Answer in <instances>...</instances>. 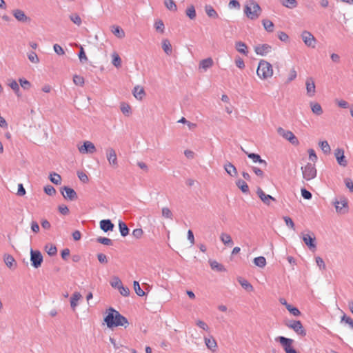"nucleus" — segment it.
<instances>
[{
  "label": "nucleus",
  "mask_w": 353,
  "mask_h": 353,
  "mask_svg": "<svg viewBox=\"0 0 353 353\" xmlns=\"http://www.w3.org/2000/svg\"><path fill=\"white\" fill-rule=\"evenodd\" d=\"M241 285L246 290L252 291L253 290L252 285L245 279H241L239 280Z\"/></svg>",
  "instance_id": "obj_45"
},
{
  "label": "nucleus",
  "mask_w": 353,
  "mask_h": 353,
  "mask_svg": "<svg viewBox=\"0 0 353 353\" xmlns=\"http://www.w3.org/2000/svg\"><path fill=\"white\" fill-rule=\"evenodd\" d=\"M204 340H205V343L206 346L210 350H213L214 347H216V342L215 341L214 339L205 337Z\"/></svg>",
  "instance_id": "obj_44"
},
{
  "label": "nucleus",
  "mask_w": 353,
  "mask_h": 353,
  "mask_svg": "<svg viewBox=\"0 0 353 353\" xmlns=\"http://www.w3.org/2000/svg\"><path fill=\"white\" fill-rule=\"evenodd\" d=\"M162 216L166 219H173V214L168 208H163Z\"/></svg>",
  "instance_id": "obj_50"
},
{
  "label": "nucleus",
  "mask_w": 353,
  "mask_h": 353,
  "mask_svg": "<svg viewBox=\"0 0 353 353\" xmlns=\"http://www.w3.org/2000/svg\"><path fill=\"white\" fill-rule=\"evenodd\" d=\"M70 20L77 26H80L81 24V19L77 14H74L70 16Z\"/></svg>",
  "instance_id": "obj_54"
},
{
  "label": "nucleus",
  "mask_w": 353,
  "mask_h": 353,
  "mask_svg": "<svg viewBox=\"0 0 353 353\" xmlns=\"http://www.w3.org/2000/svg\"><path fill=\"white\" fill-rule=\"evenodd\" d=\"M50 180L54 184L59 185L61 184V177L59 174L53 172L50 174Z\"/></svg>",
  "instance_id": "obj_37"
},
{
  "label": "nucleus",
  "mask_w": 353,
  "mask_h": 353,
  "mask_svg": "<svg viewBox=\"0 0 353 353\" xmlns=\"http://www.w3.org/2000/svg\"><path fill=\"white\" fill-rule=\"evenodd\" d=\"M154 28L157 32H159L161 33L164 32V23L162 20H158L154 23Z\"/></svg>",
  "instance_id": "obj_48"
},
{
  "label": "nucleus",
  "mask_w": 353,
  "mask_h": 353,
  "mask_svg": "<svg viewBox=\"0 0 353 353\" xmlns=\"http://www.w3.org/2000/svg\"><path fill=\"white\" fill-rule=\"evenodd\" d=\"M133 95L137 99L141 100L145 95L143 88L139 85L135 86L133 90Z\"/></svg>",
  "instance_id": "obj_24"
},
{
  "label": "nucleus",
  "mask_w": 353,
  "mask_h": 353,
  "mask_svg": "<svg viewBox=\"0 0 353 353\" xmlns=\"http://www.w3.org/2000/svg\"><path fill=\"white\" fill-rule=\"evenodd\" d=\"M106 157L110 163L113 167L118 165V161L115 150L112 148H108L106 150Z\"/></svg>",
  "instance_id": "obj_11"
},
{
  "label": "nucleus",
  "mask_w": 353,
  "mask_h": 353,
  "mask_svg": "<svg viewBox=\"0 0 353 353\" xmlns=\"http://www.w3.org/2000/svg\"><path fill=\"white\" fill-rule=\"evenodd\" d=\"M28 59L32 63H38L39 61L37 54L34 52H30L28 54Z\"/></svg>",
  "instance_id": "obj_63"
},
{
  "label": "nucleus",
  "mask_w": 353,
  "mask_h": 353,
  "mask_svg": "<svg viewBox=\"0 0 353 353\" xmlns=\"http://www.w3.org/2000/svg\"><path fill=\"white\" fill-rule=\"evenodd\" d=\"M334 156L336 159L338 163L343 167H345L347 164V161L344 155V150L341 148H337L334 151Z\"/></svg>",
  "instance_id": "obj_13"
},
{
  "label": "nucleus",
  "mask_w": 353,
  "mask_h": 353,
  "mask_svg": "<svg viewBox=\"0 0 353 353\" xmlns=\"http://www.w3.org/2000/svg\"><path fill=\"white\" fill-rule=\"evenodd\" d=\"M134 289L136 294L139 296H143L145 295V292L141 288L139 283L137 281H134L133 283Z\"/></svg>",
  "instance_id": "obj_43"
},
{
  "label": "nucleus",
  "mask_w": 353,
  "mask_h": 353,
  "mask_svg": "<svg viewBox=\"0 0 353 353\" xmlns=\"http://www.w3.org/2000/svg\"><path fill=\"white\" fill-rule=\"evenodd\" d=\"M235 48L236 50L241 54L247 56L248 54V46L243 41H236L235 43Z\"/></svg>",
  "instance_id": "obj_22"
},
{
  "label": "nucleus",
  "mask_w": 353,
  "mask_h": 353,
  "mask_svg": "<svg viewBox=\"0 0 353 353\" xmlns=\"http://www.w3.org/2000/svg\"><path fill=\"white\" fill-rule=\"evenodd\" d=\"M336 210L338 213L344 214L347 212V202L345 199L341 201H336L334 202Z\"/></svg>",
  "instance_id": "obj_12"
},
{
  "label": "nucleus",
  "mask_w": 353,
  "mask_h": 353,
  "mask_svg": "<svg viewBox=\"0 0 353 353\" xmlns=\"http://www.w3.org/2000/svg\"><path fill=\"white\" fill-rule=\"evenodd\" d=\"M78 149L82 154H92L96 150L94 145L89 141H84L83 144L79 146Z\"/></svg>",
  "instance_id": "obj_10"
},
{
  "label": "nucleus",
  "mask_w": 353,
  "mask_h": 353,
  "mask_svg": "<svg viewBox=\"0 0 353 353\" xmlns=\"http://www.w3.org/2000/svg\"><path fill=\"white\" fill-rule=\"evenodd\" d=\"M111 31L118 38H123L125 37L123 30L118 26H112L111 27Z\"/></svg>",
  "instance_id": "obj_29"
},
{
  "label": "nucleus",
  "mask_w": 353,
  "mask_h": 353,
  "mask_svg": "<svg viewBox=\"0 0 353 353\" xmlns=\"http://www.w3.org/2000/svg\"><path fill=\"white\" fill-rule=\"evenodd\" d=\"M104 321L109 328L128 324V319L112 307L108 309V312L104 318Z\"/></svg>",
  "instance_id": "obj_1"
},
{
  "label": "nucleus",
  "mask_w": 353,
  "mask_h": 353,
  "mask_svg": "<svg viewBox=\"0 0 353 353\" xmlns=\"http://www.w3.org/2000/svg\"><path fill=\"white\" fill-rule=\"evenodd\" d=\"M118 290H119L120 294L123 296H128L130 294V290L127 287L121 285V287Z\"/></svg>",
  "instance_id": "obj_62"
},
{
  "label": "nucleus",
  "mask_w": 353,
  "mask_h": 353,
  "mask_svg": "<svg viewBox=\"0 0 353 353\" xmlns=\"http://www.w3.org/2000/svg\"><path fill=\"white\" fill-rule=\"evenodd\" d=\"M143 231L141 228H136L132 231V235L134 238L139 239L141 238V236H143Z\"/></svg>",
  "instance_id": "obj_58"
},
{
  "label": "nucleus",
  "mask_w": 353,
  "mask_h": 353,
  "mask_svg": "<svg viewBox=\"0 0 353 353\" xmlns=\"http://www.w3.org/2000/svg\"><path fill=\"white\" fill-rule=\"evenodd\" d=\"M205 11L209 17L214 18V19H216L219 17V15H218L216 11L210 5H206L205 6Z\"/></svg>",
  "instance_id": "obj_26"
},
{
  "label": "nucleus",
  "mask_w": 353,
  "mask_h": 353,
  "mask_svg": "<svg viewBox=\"0 0 353 353\" xmlns=\"http://www.w3.org/2000/svg\"><path fill=\"white\" fill-rule=\"evenodd\" d=\"M110 285L114 288L119 289L121 285H123L121 281L117 276H114L112 281L110 282Z\"/></svg>",
  "instance_id": "obj_49"
},
{
  "label": "nucleus",
  "mask_w": 353,
  "mask_h": 353,
  "mask_svg": "<svg viewBox=\"0 0 353 353\" xmlns=\"http://www.w3.org/2000/svg\"><path fill=\"white\" fill-rule=\"evenodd\" d=\"M254 263L259 268H264L266 265V259L264 256H258L254 259Z\"/></svg>",
  "instance_id": "obj_34"
},
{
  "label": "nucleus",
  "mask_w": 353,
  "mask_h": 353,
  "mask_svg": "<svg viewBox=\"0 0 353 353\" xmlns=\"http://www.w3.org/2000/svg\"><path fill=\"white\" fill-rule=\"evenodd\" d=\"M272 50V46L268 44L259 45L254 47L255 52L261 56H265Z\"/></svg>",
  "instance_id": "obj_14"
},
{
  "label": "nucleus",
  "mask_w": 353,
  "mask_h": 353,
  "mask_svg": "<svg viewBox=\"0 0 353 353\" xmlns=\"http://www.w3.org/2000/svg\"><path fill=\"white\" fill-rule=\"evenodd\" d=\"M236 185L242 191V192L245 194H248L250 192L249 187L245 181L239 179L236 182Z\"/></svg>",
  "instance_id": "obj_25"
},
{
  "label": "nucleus",
  "mask_w": 353,
  "mask_h": 353,
  "mask_svg": "<svg viewBox=\"0 0 353 353\" xmlns=\"http://www.w3.org/2000/svg\"><path fill=\"white\" fill-rule=\"evenodd\" d=\"M221 241L225 245L232 246L233 245V241L230 234L226 233H222L220 236Z\"/></svg>",
  "instance_id": "obj_30"
},
{
  "label": "nucleus",
  "mask_w": 353,
  "mask_h": 353,
  "mask_svg": "<svg viewBox=\"0 0 353 353\" xmlns=\"http://www.w3.org/2000/svg\"><path fill=\"white\" fill-rule=\"evenodd\" d=\"M310 107L312 112L314 114L319 116L323 114V109L319 103L311 102Z\"/></svg>",
  "instance_id": "obj_28"
},
{
  "label": "nucleus",
  "mask_w": 353,
  "mask_h": 353,
  "mask_svg": "<svg viewBox=\"0 0 353 353\" xmlns=\"http://www.w3.org/2000/svg\"><path fill=\"white\" fill-rule=\"evenodd\" d=\"M307 94L312 97L314 96L316 92V86L312 78H307L305 82Z\"/></svg>",
  "instance_id": "obj_15"
},
{
  "label": "nucleus",
  "mask_w": 353,
  "mask_h": 353,
  "mask_svg": "<svg viewBox=\"0 0 353 353\" xmlns=\"http://www.w3.org/2000/svg\"><path fill=\"white\" fill-rule=\"evenodd\" d=\"M114 227V224L110 219H103L100 221V228L105 232L112 231Z\"/></svg>",
  "instance_id": "obj_19"
},
{
  "label": "nucleus",
  "mask_w": 353,
  "mask_h": 353,
  "mask_svg": "<svg viewBox=\"0 0 353 353\" xmlns=\"http://www.w3.org/2000/svg\"><path fill=\"white\" fill-rule=\"evenodd\" d=\"M319 146L325 154H327L330 152L331 148L327 141H320Z\"/></svg>",
  "instance_id": "obj_38"
},
{
  "label": "nucleus",
  "mask_w": 353,
  "mask_h": 353,
  "mask_svg": "<svg viewBox=\"0 0 353 353\" xmlns=\"http://www.w3.org/2000/svg\"><path fill=\"white\" fill-rule=\"evenodd\" d=\"M345 184L351 192H353V181L349 178L345 179Z\"/></svg>",
  "instance_id": "obj_64"
},
{
  "label": "nucleus",
  "mask_w": 353,
  "mask_h": 353,
  "mask_svg": "<svg viewBox=\"0 0 353 353\" xmlns=\"http://www.w3.org/2000/svg\"><path fill=\"white\" fill-rule=\"evenodd\" d=\"M286 309L294 316H299V315H301V312L299 311V310L290 304L289 305H287Z\"/></svg>",
  "instance_id": "obj_47"
},
{
  "label": "nucleus",
  "mask_w": 353,
  "mask_h": 353,
  "mask_svg": "<svg viewBox=\"0 0 353 353\" xmlns=\"http://www.w3.org/2000/svg\"><path fill=\"white\" fill-rule=\"evenodd\" d=\"M78 56H79L81 63H84L88 61V58L86 57L85 52L81 46L80 48V50H79Z\"/></svg>",
  "instance_id": "obj_52"
},
{
  "label": "nucleus",
  "mask_w": 353,
  "mask_h": 353,
  "mask_svg": "<svg viewBox=\"0 0 353 353\" xmlns=\"http://www.w3.org/2000/svg\"><path fill=\"white\" fill-rule=\"evenodd\" d=\"M256 74L261 79H266L271 77L273 74L272 65L265 60H261L259 63Z\"/></svg>",
  "instance_id": "obj_3"
},
{
  "label": "nucleus",
  "mask_w": 353,
  "mask_h": 353,
  "mask_svg": "<svg viewBox=\"0 0 353 353\" xmlns=\"http://www.w3.org/2000/svg\"><path fill=\"white\" fill-rule=\"evenodd\" d=\"M74 83L77 85L82 86L84 84V79L79 75H74L73 77Z\"/></svg>",
  "instance_id": "obj_55"
},
{
  "label": "nucleus",
  "mask_w": 353,
  "mask_h": 353,
  "mask_svg": "<svg viewBox=\"0 0 353 353\" xmlns=\"http://www.w3.org/2000/svg\"><path fill=\"white\" fill-rule=\"evenodd\" d=\"M303 177L307 181L312 180L316 176V169L314 164L307 163L305 166L301 167Z\"/></svg>",
  "instance_id": "obj_4"
},
{
  "label": "nucleus",
  "mask_w": 353,
  "mask_h": 353,
  "mask_svg": "<svg viewBox=\"0 0 353 353\" xmlns=\"http://www.w3.org/2000/svg\"><path fill=\"white\" fill-rule=\"evenodd\" d=\"M44 192L46 194L50 196H52L56 193L54 188L50 185L44 187Z\"/></svg>",
  "instance_id": "obj_56"
},
{
  "label": "nucleus",
  "mask_w": 353,
  "mask_h": 353,
  "mask_svg": "<svg viewBox=\"0 0 353 353\" xmlns=\"http://www.w3.org/2000/svg\"><path fill=\"white\" fill-rule=\"evenodd\" d=\"M162 48L164 50V52L167 54H170L172 53V46L170 43V41L168 39H164L162 42Z\"/></svg>",
  "instance_id": "obj_35"
},
{
  "label": "nucleus",
  "mask_w": 353,
  "mask_h": 353,
  "mask_svg": "<svg viewBox=\"0 0 353 353\" xmlns=\"http://www.w3.org/2000/svg\"><path fill=\"white\" fill-rule=\"evenodd\" d=\"M185 14L190 19H194L196 16L194 6H189L185 10Z\"/></svg>",
  "instance_id": "obj_36"
},
{
  "label": "nucleus",
  "mask_w": 353,
  "mask_h": 353,
  "mask_svg": "<svg viewBox=\"0 0 353 353\" xmlns=\"http://www.w3.org/2000/svg\"><path fill=\"white\" fill-rule=\"evenodd\" d=\"M301 39L305 45L307 47L312 48H315L316 39L310 32L304 30L301 34Z\"/></svg>",
  "instance_id": "obj_7"
},
{
  "label": "nucleus",
  "mask_w": 353,
  "mask_h": 353,
  "mask_svg": "<svg viewBox=\"0 0 353 353\" xmlns=\"http://www.w3.org/2000/svg\"><path fill=\"white\" fill-rule=\"evenodd\" d=\"M112 63L116 67V68H120L121 65V59L119 57V55L117 53H114L112 54Z\"/></svg>",
  "instance_id": "obj_41"
},
{
  "label": "nucleus",
  "mask_w": 353,
  "mask_h": 353,
  "mask_svg": "<svg viewBox=\"0 0 353 353\" xmlns=\"http://www.w3.org/2000/svg\"><path fill=\"white\" fill-rule=\"evenodd\" d=\"M119 230L121 235L123 237L129 234V228L127 225L122 221H119Z\"/></svg>",
  "instance_id": "obj_27"
},
{
  "label": "nucleus",
  "mask_w": 353,
  "mask_h": 353,
  "mask_svg": "<svg viewBox=\"0 0 353 353\" xmlns=\"http://www.w3.org/2000/svg\"><path fill=\"white\" fill-rule=\"evenodd\" d=\"M262 23L263 25L264 28L269 32H272L274 30V23L268 20V19H264L262 21Z\"/></svg>",
  "instance_id": "obj_39"
},
{
  "label": "nucleus",
  "mask_w": 353,
  "mask_h": 353,
  "mask_svg": "<svg viewBox=\"0 0 353 353\" xmlns=\"http://www.w3.org/2000/svg\"><path fill=\"white\" fill-rule=\"evenodd\" d=\"M303 241L308 246L310 249H314L316 248L315 236L310 234H304L303 236Z\"/></svg>",
  "instance_id": "obj_20"
},
{
  "label": "nucleus",
  "mask_w": 353,
  "mask_h": 353,
  "mask_svg": "<svg viewBox=\"0 0 353 353\" xmlns=\"http://www.w3.org/2000/svg\"><path fill=\"white\" fill-rule=\"evenodd\" d=\"M225 172L231 176H236L237 175V170L236 167L231 163L228 162L224 165Z\"/></svg>",
  "instance_id": "obj_23"
},
{
  "label": "nucleus",
  "mask_w": 353,
  "mask_h": 353,
  "mask_svg": "<svg viewBox=\"0 0 353 353\" xmlns=\"http://www.w3.org/2000/svg\"><path fill=\"white\" fill-rule=\"evenodd\" d=\"M341 321L346 323L350 325L351 328L353 329V319L351 317L347 316L345 314H344L341 317Z\"/></svg>",
  "instance_id": "obj_60"
},
{
  "label": "nucleus",
  "mask_w": 353,
  "mask_h": 353,
  "mask_svg": "<svg viewBox=\"0 0 353 353\" xmlns=\"http://www.w3.org/2000/svg\"><path fill=\"white\" fill-rule=\"evenodd\" d=\"M61 192L63 196L65 199H68L70 201H74L75 199H77V192L74 190V189L70 187L64 186Z\"/></svg>",
  "instance_id": "obj_9"
},
{
  "label": "nucleus",
  "mask_w": 353,
  "mask_h": 353,
  "mask_svg": "<svg viewBox=\"0 0 353 353\" xmlns=\"http://www.w3.org/2000/svg\"><path fill=\"white\" fill-rule=\"evenodd\" d=\"M165 7L170 11H176L177 6L173 0H164Z\"/></svg>",
  "instance_id": "obj_40"
},
{
  "label": "nucleus",
  "mask_w": 353,
  "mask_h": 353,
  "mask_svg": "<svg viewBox=\"0 0 353 353\" xmlns=\"http://www.w3.org/2000/svg\"><path fill=\"white\" fill-rule=\"evenodd\" d=\"M256 194L261 200L266 205H270V201H275V199L270 194H266L261 188H258Z\"/></svg>",
  "instance_id": "obj_16"
},
{
  "label": "nucleus",
  "mask_w": 353,
  "mask_h": 353,
  "mask_svg": "<svg viewBox=\"0 0 353 353\" xmlns=\"http://www.w3.org/2000/svg\"><path fill=\"white\" fill-rule=\"evenodd\" d=\"M278 133L283 138H285L286 140L289 141L292 145H299V141L298 139L291 131L285 130L282 128H279Z\"/></svg>",
  "instance_id": "obj_8"
},
{
  "label": "nucleus",
  "mask_w": 353,
  "mask_h": 353,
  "mask_svg": "<svg viewBox=\"0 0 353 353\" xmlns=\"http://www.w3.org/2000/svg\"><path fill=\"white\" fill-rule=\"evenodd\" d=\"M301 196L305 199H307V200H309V199H312V193L307 190L305 188H302L301 190Z\"/></svg>",
  "instance_id": "obj_61"
},
{
  "label": "nucleus",
  "mask_w": 353,
  "mask_h": 353,
  "mask_svg": "<svg viewBox=\"0 0 353 353\" xmlns=\"http://www.w3.org/2000/svg\"><path fill=\"white\" fill-rule=\"evenodd\" d=\"M30 261L32 265L34 268H38L41 266L43 262V256L40 251L30 250Z\"/></svg>",
  "instance_id": "obj_6"
},
{
  "label": "nucleus",
  "mask_w": 353,
  "mask_h": 353,
  "mask_svg": "<svg viewBox=\"0 0 353 353\" xmlns=\"http://www.w3.org/2000/svg\"><path fill=\"white\" fill-rule=\"evenodd\" d=\"M213 65V60L212 58H207L203 59L199 64V68H203L205 70L210 68Z\"/></svg>",
  "instance_id": "obj_31"
},
{
  "label": "nucleus",
  "mask_w": 353,
  "mask_h": 353,
  "mask_svg": "<svg viewBox=\"0 0 353 353\" xmlns=\"http://www.w3.org/2000/svg\"><path fill=\"white\" fill-rule=\"evenodd\" d=\"M9 86L11 88V89L14 92V93L18 97L21 96L19 85V84L17 83V82L16 81H14V80L12 81L9 83Z\"/></svg>",
  "instance_id": "obj_42"
},
{
  "label": "nucleus",
  "mask_w": 353,
  "mask_h": 353,
  "mask_svg": "<svg viewBox=\"0 0 353 353\" xmlns=\"http://www.w3.org/2000/svg\"><path fill=\"white\" fill-rule=\"evenodd\" d=\"M284 221L288 227L294 230L295 229V225L293 222L292 219L289 216H284L283 217Z\"/></svg>",
  "instance_id": "obj_57"
},
{
  "label": "nucleus",
  "mask_w": 353,
  "mask_h": 353,
  "mask_svg": "<svg viewBox=\"0 0 353 353\" xmlns=\"http://www.w3.org/2000/svg\"><path fill=\"white\" fill-rule=\"evenodd\" d=\"M19 81L20 83L21 86L24 90H28L31 86L30 81H28V80H26L25 79H19Z\"/></svg>",
  "instance_id": "obj_59"
},
{
  "label": "nucleus",
  "mask_w": 353,
  "mask_h": 353,
  "mask_svg": "<svg viewBox=\"0 0 353 353\" xmlns=\"http://www.w3.org/2000/svg\"><path fill=\"white\" fill-rule=\"evenodd\" d=\"M13 16L15 19L20 22H29L30 19L28 17L25 12L19 9H16L12 11Z\"/></svg>",
  "instance_id": "obj_17"
},
{
  "label": "nucleus",
  "mask_w": 353,
  "mask_h": 353,
  "mask_svg": "<svg viewBox=\"0 0 353 353\" xmlns=\"http://www.w3.org/2000/svg\"><path fill=\"white\" fill-rule=\"evenodd\" d=\"M81 298V294L79 292H74L70 298V306L74 310L77 305L78 301Z\"/></svg>",
  "instance_id": "obj_32"
},
{
  "label": "nucleus",
  "mask_w": 353,
  "mask_h": 353,
  "mask_svg": "<svg viewBox=\"0 0 353 353\" xmlns=\"http://www.w3.org/2000/svg\"><path fill=\"white\" fill-rule=\"evenodd\" d=\"M285 325L292 329L297 334L301 336H305L306 331L304 329L301 322L300 321L292 320L285 323Z\"/></svg>",
  "instance_id": "obj_5"
},
{
  "label": "nucleus",
  "mask_w": 353,
  "mask_h": 353,
  "mask_svg": "<svg viewBox=\"0 0 353 353\" xmlns=\"http://www.w3.org/2000/svg\"><path fill=\"white\" fill-rule=\"evenodd\" d=\"M210 266H211L212 269L216 270L217 271H219V272H221L224 270L223 266L221 264L219 263L216 261H212L210 263Z\"/></svg>",
  "instance_id": "obj_53"
},
{
  "label": "nucleus",
  "mask_w": 353,
  "mask_h": 353,
  "mask_svg": "<svg viewBox=\"0 0 353 353\" xmlns=\"http://www.w3.org/2000/svg\"><path fill=\"white\" fill-rule=\"evenodd\" d=\"M261 8L258 3L254 0L250 1L244 8V12L246 16L252 19H256L261 14Z\"/></svg>",
  "instance_id": "obj_2"
},
{
  "label": "nucleus",
  "mask_w": 353,
  "mask_h": 353,
  "mask_svg": "<svg viewBox=\"0 0 353 353\" xmlns=\"http://www.w3.org/2000/svg\"><path fill=\"white\" fill-rule=\"evenodd\" d=\"M244 152L247 154L248 157L253 161L254 163H259L263 168L267 167V162L262 159L259 154L255 153H248L245 151Z\"/></svg>",
  "instance_id": "obj_18"
},
{
  "label": "nucleus",
  "mask_w": 353,
  "mask_h": 353,
  "mask_svg": "<svg viewBox=\"0 0 353 353\" xmlns=\"http://www.w3.org/2000/svg\"><path fill=\"white\" fill-rule=\"evenodd\" d=\"M3 261L10 269L15 268L17 267V262L14 257L8 254H5L3 256Z\"/></svg>",
  "instance_id": "obj_21"
},
{
  "label": "nucleus",
  "mask_w": 353,
  "mask_h": 353,
  "mask_svg": "<svg viewBox=\"0 0 353 353\" xmlns=\"http://www.w3.org/2000/svg\"><path fill=\"white\" fill-rule=\"evenodd\" d=\"M281 3L283 6L290 9L294 8L298 5L296 0H281Z\"/></svg>",
  "instance_id": "obj_33"
},
{
  "label": "nucleus",
  "mask_w": 353,
  "mask_h": 353,
  "mask_svg": "<svg viewBox=\"0 0 353 353\" xmlns=\"http://www.w3.org/2000/svg\"><path fill=\"white\" fill-rule=\"evenodd\" d=\"M97 241L105 245H112L113 243L112 240H111L110 239L102 236L98 237L97 239Z\"/></svg>",
  "instance_id": "obj_46"
},
{
  "label": "nucleus",
  "mask_w": 353,
  "mask_h": 353,
  "mask_svg": "<svg viewBox=\"0 0 353 353\" xmlns=\"http://www.w3.org/2000/svg\"><path fill=\"white\" fill-rule=\"evenodd\" d=\"M46 249L47 250L48 254L50 256H54L57 252V249L56 246L52 245H46Z\"/></svg>",
  "instance_id": "obj_51"
}]
</instances>
